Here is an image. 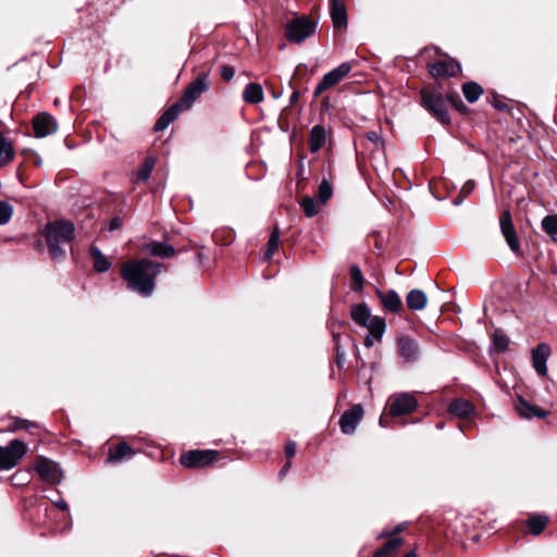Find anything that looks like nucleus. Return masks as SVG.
Wrapping results in <instances>:
<instances>
[{"instance_id":"nucleus-57","label":"nucleus","mask_w":557,"mask_h":557,"mask_svg":"<svg viewBox=\"0 0 557 557\" xmlns=\"http://www.w3.org/2000/svg\"><path fill=\"white\" fill-rule=\"evenodd\" d=\"M379 424L383 425V412H381V414L379 417Z\"/></svg>"},{"instance_id":"nucleus-53","label":"nucleus","mask_w":557,"mask_h":557,"mask_svg":"<svg viewBox=\"0 0 557 557\" xmlns=\"http://www.w3.org/2000/svg\"><path fill=\"white\" fill-rule=\"evenodd\" d=\"M466 199L465 196H462L460 193L458 194V196L453 200V205L454 206H459L463 202V200Z\"/></svg>"},{"instance_id":"nucleus-30","label":"nucleus","mask_w":557,"mask_h":557,"mask_svg":"<svg viewBox=\"0 0 557 557\" xmlns=\"http://www.w3.org/2000/svg\"><path fill=\"white\" fill-rule=\"evenodd\" d=\"M14 158L12 144L0 132V166L8 164Z\"/></svg>"},{"instance_id":"nucleus-21","label":"nucleus","mask_w":557,"mask_h":557,"mask_svg":"<svg viewBox=\"0 0 557 557\" xmlns=\"http://www.w3.org/2000/svg\"><path fill=\"white\" fill-rule=\"evenodd\" d=\"M428 304L426 294L422 289H411L406 297V305L412 311H421Z\"/></svg>"},{"instance_id":"nucleus-49","label":"nucleus","mask_w":557,"mask_h":557,"mask_svg":"<svg viewBox=\"0 0 557 557\" xmlns=\"http://www.w3.org/2000/svg\"><path fill=\"white\" fill-rule=\"evenodd\" d=\"M492 106L499 110V111H506L508 110V106L499 100L496 99V97L494 96V100L492 101Z\"/></svg>"},{"instance_id":"nucleus-29","label":"nucleus","mask_w":557,"mask_h":557,"mask_svg":"<svg viewBox=\"0 0 557 557\" xmlns=\"http://www.w3.org/2000/svg\"><path fill=\"white\" fill-rule=\"evenodd\" d=\"M90 255L94 259V268L97 272L103 273V272H107L111 268V262L101 252V250L98 247L92 246L90 248Z\"/></svg>"},{"instance_id":"nucleus-6","label":"nucleus","mask_w":557,"mask_h":557,"mask_svg":"<svg viewBox=\"0 0 557 557\" xmlns=\"http://www.w3.org/2000/svg\"><path fill=\"white\" fill-rule=\"evenodd\" d=\"M315 30V23L307 16H300L286 24V38L290 42L300 44Z\"/></svg>"},{"instance_id":"nucleus-37","label":"nucleus","mask_w":557,"mask_h":557,"mask_svg":"<svg viewBox=\"0 0 557 557\" xmlns=\"http://www.w3.org/2000/svg\"><path fill=\"white\" fill-rule=\"evenodd\" d=\"M350 280L351 288L354 290H360L363 286V276L358 265L354 264L350 267Z\"/></svg>"},{"instance_id":"nucleus-38","label":"nucleus","mask_w":557,"mask_h":557,"mask_svg":"<svg viewBox=\"0 0 557 557\" xmlns=\"http://www.w3.org/2000/svg\"><path fill=\"white\" fill-rule=\"evenodd\" d=\"M301 208L305 211L306 216L312 218L318 214V206L313 198L305 196L300 202Z\"/></svg>"},{"instance_id":"nucleus-41","label":"nucleus","mask_w":557,"mask_h":557,"mask_svg":"<svg viewBox=\"0 0 557 557\" xmlns=\"http://www.w3.org/2000/svg\"><path fill=\"white\" fill-rule=\"evenodd\" d=\"M447 100L459 112L466 113L469 111V108L462 102L458 95H447Z\"/></svg>"},{"instance_id":"nucleus-36","label":"nucleus","mask_w":557,"mask_h":557,"mask_svg":"<svg viewBox=\"0 0 557 557\" xmlns=\"http://www.w3.org/2000/svg\"><path fill=\"white\" fill-rule=\"evenodd\" d=\"M17 465L5 447H0V470H9Z\"/></svg>"},{"instance_id":"nucleus-33","label":"nucleus","mask_w":557,"mask_h":557,"mask_svg":"<svg viewBox=\"0 0 557 557\" xmlns=\"http://www.w3.org/2000/svg\"><path fill=\"white\" fill-rule=\"evenodd\" d=\"M543 231L554 239L557 236V214H548L541 222Z\"/></svg>"},{"instance_id":"nucleus-52","label":"nucleus","mask_w":557,"mask_h":557,"mask_svg":"<svg viewBox=\"0 0 557 557\" xmlns=\"http://www.w3.org/2000/svg\"><path fill=\"white\" fill-rule=\"evenodd\" d=\"M55 506L61 510H67L69 506L67 503L63 499L55 502Z\"/></svg>"},{"instance_id":"nucleus-44","label":"nucleus","mask_w":557,"mask_h":557,"mask_svg":"<svg viewBox=\"0 0 557 557\" xmlns=\"http://www.w3.org/2000/svg\"><path fill=\"white\" fill-rule=\"evenodd\" d=\"M220 74H221V77L226 81V82H230L233 79L234 75H235V71L232 66H228V65H222L220 67Z\"/></svg>"},{"instance_id":"nucleus-9","label":"nucleus","mask_w":557,"mask_h":557,"mask_svg":"<svg viewBox=\"0 0 557 557\" xmlns=\"http://www.w3.org/2000/svg\"><path fill=\"white\" fill-rule=\"evenodd\" d=\"M500 232L506 239L509 249L517 253L520 251V242L512 222L511 213L509 210H504L499 215Z\"/></svg>"},{"instance_id":"nucleus-47","label":"nucleus","mask_w":557,"mask_h":557,"mask_svg":"<svg viewBox=\"0 0 557 557\" xmlns=\"http://www.w3.org/2000/svg\"><path fill=\"white\" fill-rule=\"evenodd\" d=\"M366 136L371 143L376 144V145L380 144L383 146V141H382L381 135L379 133L371 131V132H368Z\"/></svg>"},{"instance_id":"nucleus-34","label":"nucleus","mask_w":557,"mask_h":557,"mask_svg":"<svg viewBox=\"0 0 557 557\" xmlns=\"http://www.w3.org/2000/svg\"><path fill=\"white\" fill-rule=\"evenodd\" d=\"M332 195H333V187H332L331 183L326 178H323L319 185L318 193H317L319 201L324 205L332 197Z\"/></svg>"},{"instance_id":"nucleus-43","label":"nucleus","mask_w":557,"mask_h":557,"mask_svg":"<svg viewBox=\"0 0 557 557\" xmlns=\"http://www.w3.org/2000/svg\"><path fill=\"white\" fill-rule=\"evenodd\" d=\"M30 428H37V424L35 422H30L24 419H15L12 423L11 430L15 431L18 429H30Z\"/></svg>"},{"instance_id":"nucleus-20","label":"nucleus","mask_w":557,"mask_h":557,"mask_svg":"<svg viewBox=\"0 0 557 557\" xmlns=\"http://www.w3.org/2000/svg\"><path fill=\"white\" fill-rule=\"evenodd\" d=\"M385 311L397 313L399 318H404V304L395 289H388L385 292Z\"/></svg>"},{"instance_id":"nucleus-35","label":"nucleus","mask_w":557,"mask_h":557,"mask_svg":"<svg viewBox=\"0 0 557 557\" xmlns=\"http://www.w3.org/2000/svg\"><path fill=\"white\" fill-rule=\"evenodd\" d=\"M5 448L16 459V462L26 454L25 444L18 440L11 441Z\"/></svg>"},{"instance_id":"nucleus-42","label":"nucleus","mask_w":557,"mask_h":557,"mask_svg":"<svg viewBox=\"0 0 557 557\" xmlns=\"http://www.w3.org/2000/svg\"><path fill=\"white\" fill-rule=\"evenodd\" d=\"M493 345L498 351H506L508 349L509 341L507 337L494 334Z\"/></svg>"},{"instance_id":"nucleus-46","label":"nucleus","mask_w":557,"mask_h":557,"mask_svg":"<svg viewBox=\"0 0 557 557\" xmlns=\"http://www.w3.org/2000/svg\"><path fill=\"white\" fill-rule=\"evenodd\" d=\"M296 450H297V446H296V443L294 441H289L286 443L285 445V454L287 456V458H292L295 456L296 454Z\"/></svg>"},{"instance_id":"nucleus-58","label":"nucleus","mask_w":557,"mask_h":557,"mask_svg":"<svg viewBox=\"0 0 557 557\" xmlns=\"http://www.w3.org/2000/svg\"><path fill=\"white\" fill-rule=\"evenodd\" d=\"M376 293L379 298L383 301V293L380 289H377Z\"/></svg>"},{"instance_id":"nucleus-54","label":"nucleus","mask_w":557,"mask_h":557,"mask_svg":"<svg viewBox=\"0 0 557 557\" xmlns=\"http://www.w3.org/2000/svg\"><path fill=\"white\" fill-rule=\"evenodd\" d=\"M298 176L305 178V165L302 162H300L298 165Z\"/></svg>"},{"instance_id":"nucleus-24","label":"nucleus","mask_w":557,"mask_h":557,"mask_svg":"<svg viewBox=\"0 0 557 557\" xmlns=\"http://www.w3.org/2000/svg\"><path fill=\"white\" fill-rule=\"evenodd\" d=\"M183 112L175 103L169 107L165 112L157 120L154 131L165 129Z\"/></svg>"},{"instance_id":"nucleus-22","label":"nucleus","mask_w":557,"mask_h":557,"mask_svg":"<svg viewBox=\"0 0 557 557\" xmlns=\"http://www.w3.org/2000/svg\"><path fill=\"white\" fill-rule=\"evenodd\" d=\"M450 413L458 418H468L474 411V406L467 399L457 398L454 399L448 407Z\"/></svg>"},{"instance_id":"nucleus-25","label":"nucleus","mask_w":557,"mask_h":557,"mask_svg":"<svg viewBox=\"0 0 557 557\" xmlns=\"http://www.w3.org/2000/svg\"><path fill=\"white\" fill-rule=\"evenodd\" d=\"M146 250L154 257L171 258L175 255L173 246L162 242H151L146 246Z\"/></svg>"},{"instance_id":"nucleus-19","label":"nucleus","mask_w":557,"mask_h":557,"mask_svg":"<svg viewBox=\"0 0 557 557\" xmlns=\"http://www.w3.org/2000/svg\"><path fill=\"white\" fill-rule=\"evenodd\" d=\"M517 411L520 414V417L524 419H532L534 417L546 418L548 414L546 410L529 404L522 397H520L518 400Z\"/></svg>"},{"instance_id":"nucleus-23","label":"nucleus","mask_w":557,"mask_h":557,"mask_svg":"<svg viewBox=\"0 0 557 557\" xmlns=\"http://www.w3.org/2000/svg\"><path fill=\"white\" fill-rule=\"evenodd\" d=\"M135 451L125 442H121L109 450L108 461L116 463L134 456Z\"/></svg>"},{"instance_id":"nucleus-51","label":"nucleus","mask_w":557,"mask_h":557,"mask_svg":"<svg viewBox=\"0 0 557 557\" xmlns=\"http://www.w3.org/2000/svg\"><path fill=\"white\" fill-rule=\"evenodd\" d=\"M290 467H292V461H289V460H288V461L284 465V467L282 468V470L280 471V475H281V476L286 475V473L289 471Z\"/></svg>"},{"instance_id":"nucleus-5","label":"nucleus","mask_w":557,"mask_h":557,"mask_svg":"<svg viewBox=\"0 0 557 557\" xmlns=\"http://www.w3.org/2000/svg\"><path fill=\"white\" fill-rule=\"evenodd\" d=\"M210 88L208 73L199 74L183 91L178 101L175 104L182 110L186 111L191 108L194 102L199 96Z\"/></svg>"},{"instance_id":"nucleus-2","label":"nucleus","mask_w":557,"mask_h":557,"mask_svg":"<svg viewBox=\"0 0 557 557\" xmlns=\"http://www.w3.org/2000/svg\"><path fill=\"white\" fill-rule=\"evenodd\" d=\"M46 238L49 252L52 259H62L65 256L63 245H69L75 237V226L73 223L63 220L49 222L41 231Z\"/></svg>"},{"instance_id":"nucleus-32","label":"nucleus","mask_w":557,"mask_h":557,"mask_svg":"<svg viewBox=\"0 0 557 557\" xmlns=\"http://www.w3.org/2000/svg\"><path fill=\"white\" fill-rule=\"evenodd\" d=\"M548 522V517L544 515L533 516L529 518L527 524L529 527L530 533L533 535H540L544 529L546 528Z\"/></svg>"},{"instance_id":"nucleus-27","label":"nucleus","mask_w":557,"mask_h":557,"mask_svg":"<svg viewBox=\"0 0 557 557\" xmlns=\"http://www.w3.org/2000/svg\"><path fill=\"white\" fill-rule=\"evenodd\" d=\"M156 165V159L153 157H147L139 171L133 173L132 181L137 184L139 181L147 182Z\"/></svg>"},{"instance_id":"nucleus-48","label":"nucleus","mask_w":557,"mask_h":557,"mask_svg":"<svg viewBox=\"0 0 557 557\" xmlns=\"http://www.w3.org/2000/svg\"><path fill=\"white\" fill-rule=\"evenodd\" d=\"M122 226V220L119 216L111 219L109 222V230L115 231Z\"/></svg>"},{"instance_id":"nucleus-1","label":"nucleus","mask_w":557,"mask_h":557,"mask_svg":"<svg viewBox=\"0 0 557 557\" xmlns=\"http://www.w3.org/2000/svg\"><path fill=\"white\" fill-rule=\"evenodd\" d=\"M163 265L147 258L132 260L122 265L121 276L128 289L143 297H149L154 290V278Z\"/></svg>"},{"instance_id":"nucleus-59","label":"nucleus","mask_w":557,"mask_h":557,"mask_svg":"<svg viewBox=\"0 0 557 557\" xmlns=\"http://www.w3.org/2000/svg\"><path fill=\"white\" fill-rule=\"evenodd\" d=\"M554 242H557V236L553 239Z\"/></svg>"},{"instance_id":"nucleus-45","label":"nucleus","mask_w":557,"mask_h":557,"mask_svg":"<svg viewBox=\"0 0 557 557\" xmlns=\"http://www.w3.org/2000/svg\"><path fill=\"white\" fill-rule=\"evenodd\" d=\"M474 187V182L470 180L463 184L460 194L467 198L473 191Z\"/></svg>"},{"instance_id":"nucleus-18","label":"nucleus","mask_w":557,"mask_h":557,"mask_svg":"<svg viewBox=\"0 0 557 557\" xmlns=\"http://www.w3.org/2000/svg\"><path fill=\"white\" fill-rule=\"evenodd\" d=\"M330 13L335 29L342 30L347 28V11L345 4L342 1L332 0Z\"/></svg>"},{"instance_id":"nucleus-8","label":"nucleus","mask_w":557,"mask_h":557,"mask_svg":"<svg viewBox=\"0 0 557 557\" xmlns=\"http://www.w3.org/2000/svg\"><path fill=\"white\" fill-rule=\"evenodd\" d=\"M350 71L351 64L348 62H344L339 64L337 67L324 74L321 82L317 85L313 91V96L319 97L325 90L336 86L344 77H346L349 74Z\"/></svg>"},{"instance_id":"nucleus-16","label":"nucleus","mask_w":557,"mask_h":557,"mask_svg":"<svg viewBox=\"0 0 557 557\" xmlns=\"http://www.w3.org/2000/svg\"><path fill=\"white\" fill-rule=\"evenodd\" d=\"M550 347L546 343H540L534 349H532V366L534 371L540 376L547 375V360L550 356Z\"/></svg>"},{"instance_id":"nucleus-56","label":"nucleus","mask_w":557,"mask_h":557,"mask_svg":"<svg viewBox=\"0 0 557 557\" xmlns=\"http://www.w3.org/2000/svg\"><path fill=\"white\" fill-rule=\"evenodd\" d=\"M404 557H417V554H416V552L410 550Z\"/></svg>"},{"instance_id":"nucleus-3","label":"nucleus","mask_w":557,"mask_h":557,"mask_svg":"<svg viewBox=\"0 0 557 557\" xmlns=\"http://www.w3.org/2000/svg\"><path fill=\"white\" fill-rule=\"evenodd\" d=\"M350 317L356 324L368 330V334L364 337L366 347H372L375 343L381 342L383 336V319L372 315L370 308L366 304L352 305Z\"/></svg>"},{"instance_id":"nucleus-31","label":"nucleus","mask_w":557,"mask_h":557,"mask_svg":"<svg viewBox=\"0 0 557 557\" xmlns=\"http://www.w3.org/2000/svg\"><path fill=\"white\" fill-rule=\"evenodd\" d=\"M462 92L468 102H475L483 94V88L475 82H468L462 85Z\"/></svg>"},{"instance_id":"nucleus-26","label":"nucleus","mask_w":557,"mask_h":557,"mask_svg":"<svg viewBox=\"0 0 557 557\" xmlns=\"http://www.w3.org/2000/svg\"><path fill=\"white\" fill-rule=\"evenodd\" d=\"M326 132L321 125H315L310 132L309 148L311 152L319 151L325 144Z\"/></svg>"},{"instance_id":"nucleus-28","label":"nucleus","mask_w":557,"mask_h":557,"mask_svg":"<svg viewBox=\"0 0 557 557\" xmlns=\"http://www.w3.org/2000/svg\"><path fill=\"white\" fill-rule=\"evenodd\" d=\"M243 99L248 103H259L263 100V89L257 83L248 84L243 92Z\"/></svg>"},{"instance_id":"nucleus-40","label":"nucleus","mask_w":557,"mask_h":557,"mask_svg":"<svg viewBox=\"0 0 557 557\" xmlns=\"http://www.w3.org/2000/svg\"><path fill=\"white\" fill-rule=\"evenodd\" d=\"M12 212V207L10 205L0 201V225L10 221Z\"/></svg>"},{"instance_id":"nucleus-4","label":"nucleus","mask_w":557,"mask_h":557,"mask_svg":"<svg viewBox=\"0 0 557 557\" xmlns=\"http://www.w3.org/2000/svg\"><path fill=\"white\" fill-rule=\"evenodd\" d=\"M447 96L444 97L436 90H422L421 103L422 107L432 114L443 125L450 124V117L447 110Z\"/></svg>"},{"instance_id":"nucleus-7","label":"nucleus","mask_w":557,"mask_h":557,"mask_svg":"<svg viewBox=\"0 0 557 557\" xmlns=\"http://www.w3.org/2000/svg\"><path fill=\"white\" fill-rule=\"evenodd\" d=\"M397 356L406 363H416L421 355L419 343L411 336L398 334L396 336Z\"/></svg>"},{"instance_id":"nucleus-11","label":"nucleus","mask_w":557,"mask_h":557,"mask_svg":"<svg viewBox=\"0 0 557 557\" xmlns=\"http://www.w3.org/2000/svg\"><path fill=\"white\" fill-rule=\"evenodd\" d=\"M215 450H189L181 456V463L186 468L205 467L216 458Z\"/></svg>"},{"instance_id":"nucleus-55","label":"nucleus","mask_w":557,"mask_h":557,"mask_svg":"<svg viewBox=\"0 0 557 557\" xmlns=\"http://www.w3.org/2000/svg\"><path fill=\"white\" fill-rule=\"evenodd\" d=\"M382 555H383V547L377 548V549L375 550V553H374V557H380V556H382Z\"/></svg>"},{"instance_id":"nucleus-14","label":"nucleus","mask_w":557,"mask_h":557,"mask_svg":"<svg viewBox=\"0 0 557 557\" xmlns=\"http://www.w3.org/2000/svg\"><path fill=\"white\" fill-rule=\"evenodd\" d=\"M460 71L459 62L451 58L438 60L429 65V72L433 77H454Z\"/></svg>"},{"instance_id":"nucleus-17","label":"nucleus","mask_w":557,"mask_h":557,"mask_svg":"<svg viewBox=\"0 0 557 557\" xmlns=\"http://www.w3.org/2000/svg\"><path fill=\"white\" fill-rule=\"evenodd\" d=\"M408 522H400L392 530H385V556L395 554L403 545L404 539L399 533L407 529Z\"/></svg>"},{"instance_id":"nucleus-39","label":"nucleus","mask_w":557,"mask_h":557,"mask_svg":"<svg viewBox=\"0 0 557 557\" xmlns=\"http://www.w3.org/2000/svg\"><path fill=\"white\" fill-rule=\"evenodd\" d=\"M278 240H280L278 232H277V230H274L268 240V249L264 255L265 259H270L272 257V255L274 253V251L277 249Z\"/></svg>"},{"instance_id":"nucleus-12","label":"nucleus","mask_w":557,"mask_h":557,"mask_svg":"<svg viewBox=\"0 0 557 557\" xmlns=\"http://www.w3.org/2000/svg\"><path fill=\"white\" fill-rule=\"evenodd\" d=\"M35 469L39 476L47 483L59 484L62 480V471L59 465L50 459L40 458L36 462Z\"/></svg>"},{"instance_id":"nucleus-15","label":"nucleus","mask_w":557,"mask_h":557,"mask_svg":"<svg viewBox=\"0 0 557 557\" xmlns=\"http://www.w3.org/2000/svg\"><path fill=\"white\" fill-rule=\"evenodd\" d=\"M33 128L36 137L42 138L55 133L58 123L52 115L42 112L34 117Z\"/></svg>"},{"instance_id":"nucleus-13","label":"nucleus","mask_w":557,"mask_h":557,"mask_svg":"<svg viewBox=\"0 0 557 557\" xmlns=\"http://www.w3.org/2000/svg\"><path fill=\"white\" fill-rule=\"evenodd\" d=\"M418 401L410 393H400L392 400L389 412L394 417L404 416L416 410Z\"/></svg>"},{"instance_id":"nucleus-10","label":"nucleus","mask_w":557,"mask_h":557,"mask_svg":"<svg viewBox=\"0 0 557 557\" xmlns=\"http://www.w3.org/2000/svg\"><path fill=\"white\" fill-rule=\"evenodd\" d=\"M363 418V408L361 405H354L350 409L345 410L339 419V428L342 433L351 435L356 432L357 426Z\"/></svg>"},{"instance_id":"nucleus-50","label":"nucleus","mask_w":557,"mask_h":557,"mask_svg":"<svg viewBox=\"0 0 557 557\" xmlns=\"http://www.w3.org/2000/svg\"><path fill=\"white\" fill-rule=\"evenodd\" d=\"M299 97H300V92L297 90H294L289 98V106H293L294 103H296L299 100Z\"/></svg>"}]
</instances>
